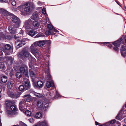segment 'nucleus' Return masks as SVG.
Returning a JSON list of instances; mask_svg holds the SVG:
<instances>
[{"mask_svg":"<svg viewBox=\"0 0 126 126\" xmlns=\"http://www.w3.org/2000/svg\"><path fill=\"white\" fill-rule=\"evenodd\" d=\"M25 113L27 116H30L31 114V112L28 110L26 111Z\"/></svg>","mask_w":126,"mask_h":126,"instance_id":"f704fd0d","label":"nucleus"},{"mask_svg":"<svg viewBox=\"0 0 126 126\" xmlns=\"http://www.w3.org/2000/svg\"><path fill=\"white\" fill-rule=\"evenodd\" d=\"M10 90H7V93L9 96L12 98H16L19 97L18 94L15 93H13Z\"/></svg>","mask_w":126,"mask_h":126,"instance_id":"6e6552de","label":"nucleus"},{"mask_svg":"<svg viewBox=\"0 0 126 126\" xmlns=\"http://www.w3.org/2000/svg\"><path fill=\"white\" fill-rule=\"evenodd\" d=\"M22 102H20L19 103V109L20 110H21L22 109Z\"/></svg>","mask_w":126,"mask_h":126,"instance_id":"37998d69","label":"nucleus"},{"mask_svg":"<svg viewBox=\"0 0 126 126\" xmlns=\"http://www.w3.org/2000/svg\"><path fill=\"white\" fill-rule=\"evenodd\" d=\"M35 95L36 96L38 97H40L41 96V95L39 93H35Z\"/></svg>","mask_w":126,"mask_h":126,"instance_id":"58836bf2","label":"nucleus"},{"mask_svg":"<svg viewBox=\"0 0 126 126\" xmlns=\"http://www.w3.org/2000/svg\"><path fill=\"white\" fill-rule=\"evenodd\" d=\"M23 98H26L25 99V102H29L31 100V96L30 94H26L24 95Z\"/></svg>","mask_w":126,"mask_h":126,"instance_id":"a211bd4d","label":"nucleus"},{"mask_svg":"<svg viewBox=\"0 0 126 126\" xmlns=\"http://www.w3.org/2000/svg\"><path fill=\"white\" fill-rule=\"evenodd\" d=\"M20 41H22V43H25V41H24L23 40H21V41H20Z\"/></svg>","mask_w":126,"mask_h":126,"instance_id":"052dcab7","label":"nucleus"},{"mask_svg":"<svg viewBox=\"0 0 126 126\" xmlns=\"http://www.w3.org/2000/svg\"><path fill=\"white\" fill-rule=\"evenodd\" d=\"M24 124H25L24 123L22 122H21L20 123V124L21 126H23V125H24Z\"/></svg>","mask_w":126,"mask_h":126,"instance_id":"603ef678","label":"nucleus"},{"mask_svg":"<svg viewBox=\"0 0 126 126\" xmlns=\"http://www.w3.org/2000/svg\"><path fill=\"white\" fill-rule=\"evenodd\" d=\"M11 111H9L8 110L6 111V113L9 114H10L11 113Z\"/></svg>","mask_w":126,"mask_h":126,"instance_id":"864d4df0","label":"nucleus"},{"mask_svg":"<svg viewBox=\"0 0 126 126\" xmlns=\"http://www.w3.org/2000/svg\"><path fill=\"white\" fill-rule=\"evenodd\" d=\"M27 34L31 36H33L36 33L34 31L31 30L27 32Z\"/></svg>","mask_w":126,"mask_h":126,"instance_id":"4be33fe9","label":"nucleus"},{"mask_svg":"<svg viewBox=\"0 0 126 126\" xmlns=\"http://www.w3.org/2000/svg\"><path fill=\"white\" fill-rule=\"evenodd\" d=\"M122 114L121 113H120L118 114L116 117V118L118 120H120L122 118Z\"/></svg>","mask_w":126,"mask_h":126,"instance_id":"2f4dec72","label":"nucleus"},{"mask_svg":"<svg viewBox=\"0 0 126 126\" xmlns=\"http://www.w3.org/2000/svg\"><path fill=\"white\" fill-rule=\"evenodd\" d=\"M42 12L43 14H45L46 13V10L45 9H43Z\"/></svg>","mask_w":126,"mask_h":126,"instance_id":"8fccbe9b","label":"nucleus"},{"mask_svg":"<svg viewBox=\"0 0 126 126\" xmlns=\"http://www.w3.org/2000/svg\"><path fill=\"white\" fill-rule=\"evenodd\" d=\"M120 51L122 55H126V48L124 46H123L121 48Z\"/></svg>","mask_w":126,"mask_h":126,"instance_id":"6ab92c4d","label":"nucleus"},{"mask_svg":"<svg viewBox=\"0 0 126 126\" xmlns=\"http://www.w3.org/2000/svg\"><path fill=\"white\" fill-rule=\"evenodd\" d=\"M0 36L1 38H5V36L3 33H1L0 34Z\"/></svg>","mask_w":126,"mask_h":126,"instance_id":"a18cd8bd","label":"nucleus"},{"mask_svg":"<svg viewBox=\"0 0 126 126\" xmlns=\"http://www.w3.org/2000/svg\"><path fill=\"white\" fill-rule=\"evenodd\" d=\"M38 47L34 44H32L30 47V51L33 55H39V52L37 48Z\"/></svg>","mask_w":126,"mask_h":126,"instance_id":"7ed1b4c3","label":"nucleus"},{"mask_svg":"<svg viewBox=\"0 0 126 126\" xmlns=\"http://www.w3.org/2000/svg\"><path fill=\"white\" fill-rule=\"evenodd\" d=\"M24 9L25 12L30 13L32 11V5L29 3H26L25 5V7Z\"/></svg>","mask_w":126,"mask_h":126,"instance_id":"1a4fd4ad","label":"nucleus"},{"mask_svg":"<svg viewBox=\"0 0 126 126\" xmlns=\"http://www.w3.org/2000/svg\"><path fill=\"white\" fill-rule=\"evenodd\" d=\"M38 15L37 13L36 12H35L32 15V18L33 20H35V19H37L38 18Z\"/></svg>","mask_w":126,"mask_h":126,"instance_id":"412c9836","label":"nucleus"},{"mask_svg":"<svg viewBox=\"0 0 126 126\" xmlns=\"http://www.w3.org/2000/svg\"><path fill=\"white\" fill-rule=\"evenodd\" d=\"M115 120H111L110 122V123L111 124H113L114 123H115Z\"/></svg>","mask_w":126,"mask_h":126,"instance_id":"de8ad7c7","label":"nucleus"},{"mask_svg":"<svg viewBox=\"0 0 126 126\" xmlns=\"http://www.w3.org/2000/svg\"><path fill=\"white\" fill-rule=\"evenodd\" d=\"M42 114L40 112H37L35 116V118H39L41 117Z\"/></svg>","mask_w":126,"mask_h":126,"instance_id":"c756f323","label":"nucleus"},{"mask_svg":"<svg viewBox=\"0 0 126 126\" xmlns=\"http://www.w3.org/2000/svg\"><path fill=\"white\" fill-rule=\"evenodd\" d=\"M12 37L10 35H7V36L6 38L8 40H10L12 38Z\"/></svg>","mask_w":126,"mask_h":126,"instance_id":"49530a36","label":"nucleus"},{"mask_svg":"<svg viewBox=\"0 0 126 126\" xmlns=\"http://www.w3.org/2000/svg\"><path fill=\"white\" fill-rule=\"evenodd\" d=\"M95 125H98L99 124L98 122L96 121H95Z\"/></svg>","mask_w":126,"mask_h":126,"instance_id":"5fc2aeb1","label":"nucleus"},{"mask_svg":"<svg viewBox=\"0 0 126 126\" xmlns=\"http://www.w3.org/2000/svg\"><path fill=\"white\" fill-rule=\"evenodd\" d=\"M13 30V28L11 26H10L9 28V32H11Z\"/></svg>","mask_w":126,"mask_h":126,"instance_id":"09e8293b","label":"nucleus"},{"mask_svg":"<svg viewBox=\"0 0 126 126\" xmlns=\"http://www.w3.org/2000/svg\"><path fill=\"white\" fill-rule=\"evenodd\" d=\"M125 122H126V118L124 119Z\"/></svg>","mask_w":126,"mask_h":126,"instance_id":"0e129e2a","label":"nucleus"},{"mask_svg":"<svg viewBox=\"0 0 126 126\" xmlns=\"http://www.w3.org/2000/svg\"><path fill=\"white\" fill-rule=\"evenodd\" d=\"M0 11L4 15H6L9 14L8 12L3 9H0Z\"/></svg>","mask_w":126,"mask_h":126,"instance_id":"a878e982","label":"nucleus"},{"mask_svg":"<svg viewBox=\"0 0 126 126\" xmlns=\"http://www.w3.org/2000/svg\"><path fill=\"white\" fill-rule=\"evenodd\" d=\"M54 84L53 82L47 81L46 82V86L47 88H49L51 86H53Z\"/></svg>","mask_w":126,"mask_h":126,"instance_id":"5701e85b","label":"nucleus"},{"mask_svg":"<svg viewBox=\"0 0 126 126\" xmlns=\"http://www.w3.org/2000/svg\"><path fill=\"white\" fill-rule=\"evenodd\" d=\"M29 121L31 123H33L34 122V121L33 119L32 118H31L29 119Z\"/></svg>","mask_w":126,"mask_h":126,"instance_id":"79ce46f5","label":"nucleus"},{"mask_svg":"<svg viewBox=\"0 0 126 126\" xmlns=\"http://www.w3.org/2000/svg\"><path fill=\"white\" fill-rule=\"evenodd\" d=\"M13 102L11 101H9L8 102L7 104V107H11V106L13 105Z\"/></svg>","mask_w":126,"mask_h":126,"instance_id":"7c9ffc66","label":"nucleus"},{"mask_svg":"<svg viewBox=\"0 0 126 126\" xmlns=\"http://www.w3.org/2000/svg\"><path fill=\"white\" fill-rule=\"evenodd\" d=\"M25 87L23 85H20L19 87V89L20 91H22L25 90Z\"/></svg>","mask_w":126,"mask_h":126,"instance_id":"72a5a7b5","label":"nucleus"},{"mask_svg":"<svg viewBox=\"0 0 126 126\" xmlns=\"http://www.w3.org/2000/svg\"><path fill=\"white\" fill-rule=\"evenodd\" d=\"M24 87L25 90H26L30 89V84L29 80L26 79L25 80L24 82Z\"/></svg>","mask_w":126,"mask_h":126,"instance_id":"ddd939ff","label":"nucleus"},{"mask_svg":"<svg viewBox=\"0 0 126 126\" xmlns=\"http://www.w3.org/2000/svg\"><path fill=\"white\" fill-rule=\"evenodd\" d=\"M37 106L38 107L42 108L43 106V102L41 101H39L37 103Z\"/></svg>","mask_w":126,"mask_h":126,"instance_id":"cd10ccee","label":"nucleus"},{"mask_svg":"<svg viewBox=\"0 0 126 126\" xmlns=\"http://www.w3.org/2000/svg\"><path fill=\"white\" fill-rule=\"evenodd\" d=\"M2 90V89L0 88V93H1Z\"/></svg>","mask_w":126,"mask_h":126,"instance_id":"e2e57ef3","label":"nucleus"},{"mask_svg":"<svg viewBox=\"0 0 126 126\" xmlns=\"http://www.w3.org/2000/svg\"><path fill=\"white\" fill-rule=\"evenodd\" d=\"M23 30H21V31H20V34H22L23 33Z\"/></svg>","mask_w":126,"mask_h":126,"instance_id":"13d9d810","label":"nucleus"},{"mask_svg":"<svg viewBox=\"0 0 126 126\" xmlns=\"http://www.w3.org/2000/svg\"><path fill=\"white\" fill-rule=\"evenodd\" d=\"M10 32L12 34H16L17 33L16 30H13Z\"/></svg>","mask_w":126,"mask_h":126,"instance_id":"c03bdc74","label":"nucleus"},{"mask_svg":"<svg viewBox=\"0 0 126 126\" xmlns=\"http://www.w3.org/2000/svg\"><path fill=\"white\" fill-rule=\"evenodd\" d=\"M115 46H115L114 47H113V48L115 51H117V52L118 51V50H119V49L118 48V47Z\"/></svg>","mask_w":126,"mask_h":126,"instance_id":"ea45409f","label":"nucleus"},{"mask_svg":"<svg viewBox=\"0 0 126 126\" xmlns=\"http://www.w3.org/2000/svg\"><path fill=\"white\" fill-rule=\"evenodd\" d=\"M11 0H5V2H8L10 1Z\"/></svg>","mask_w":126,"mask_h":126,"instance_id":"6e6d98bb","label":"nucleus"},{"mask_svg":"<svg viewBox=\"0 0 126 126\" xmlns=\"http://www.w3.org/2000/svg\"><path fill=\"white\" fill-rule=\"evenodd\" d=\"M115 1L120 6H121L120 5V4L119 3V2H118L117 0H115Z\"/></svg>","mask_w":126,"mask_h":126,"instance_id":"680f3d73","label":"nucleus"},{"mask_svg":"<svg viewBox=\"0 0 126 126\" xmlns=\"http://www.w3.org/2000/svg\"><path fill=\"white\" fill-rule=\"evenodd\" d=\"M1 80L2 82L5 83L7 81V78L6 76H3L1 78Z\"/></svg>","mask_w":126,"mask_h":126,"instance_id":"393cba45","label":"nucleus"},{"mask_svg":"<svg viewBox=\"0 0 126 126\" xmlns=\"http://www.w3.org/2000/svg\"><path fill=\"white\" fill-rule=\"evenodd\" d=\"M47 97L48 98L50 99H51L52 98V97H51V94L50 93H48L47 95Z\"/></svg>","mask_w":126,"mask_h":126,"instance_id":"a19ab883","label":"nucleus"},{"mask_svg":"<svg viewBox=\"0 0 126 126\" xmlns=\"http://www.w3.org/2000/svg\"><path fill=\"white\" fill-rule=\"evenodd\" d=\"M19 70L21 73H23L25 76L26 77L28 78V72L27 67L25 66H21L20 67Z\"/></svg>","mask_w":126,"mask_h":126,"instance_id":"423d86ee","label":"nucleus"},{"mask_svg":"<svg viewBox=\"0 0 126 126\" xmlns=\"http://www.w3.org/2000/svg\"><path fill=\"white\" fill-rule=\"evenodd\" d=\"M40 24L39 23L35 20H32V27L34 29H37L39 28Z\"/></svg>","mask_w":126,"mask_h":126,"instance_id":"f8f14e48","label":"nucleus"},{"mask_svg":"<svg viewBox=\"0 0 126 126\" xmlns=\"http://www.w3.org/2000/svg\"><path fill=\"white\" fill-rule=\"evenodd\" d=\"M22 54L23 55H31L30 53L25 48L23 49L19 53V55H22Z\"/></svg>","mask_w":126,"mask_h":126,"instance_id":"4468645a","label":"nucleus"},{"mask_svg":"<svg viewBox=\"0 0 126 126\" xmlns=\"http://www.w3.org/2000/svg\"><path fill=\"white\" fill-rule=\"evenodd\" d=\"M0 2H5V0H0Z\"/></svg>","mask_w":126,"mask_h":126,"instance_id":"bf43d9fd","label":"nucleus"},{"mask_svg":"<svg viewBox=\"0 0 126 126\" xmlns=\"http://www.w3.org/2000/svg\"><path fill=\"white\" fill-rule=\"evenodd\" d=\"M41 126H49L47 121L44 120L41 122Z\"/></svg>","mask_w":126,"mask_h":126,"instance_id":"b1692460","label":"nucleus"},{"mask_svg":"<svg viewBox=\"0 0 126 126\" xmlns=\"http://www.w3.org/2000/svg\"><path fill=\"white\" fill-rule=\"evenodd\" d=\"M11 2L13 6H15L16 5V2L14 0H11Z\"/></svg>","mask_w":126,"mask_h":126,"instance_id":"4c0bfd02","label":"nucleus"},{"mask_svg":"<svg viewBox=\"0 0 126 126\" xmlns=\"http://www.w3.org/2000/svg\"><path fill=\"white\" fill-rule=\"evenodd\" d=\"M122 37L119 39L117 41L112 42V43L114 46L119 47L121 43V42L122 40Z\"/></svg>","mask_w":126,"mask_h":126,"instance_id":"2eb2a0df","label":"nucleus"},{"mask_svg":"<svg viewBox=\"0 0 126 126\" xmlns=\"http://www.w3.org/2000/svg\"><path fill=\"white\" fill-rule=\"evenodd\" d=\"M15 81L14 80L8 81L7 84V87L9 89H11L12 87L13 84H14Z\"/></svg>","mask_w":126,"mask_h":126,"instance_id":"aec40b11","label":"nucleus"},{"mask_svg":"<svg viewBox=\"0 0 126 126\" xmlns=\"http://www.w3.org/2000/svg\"><path fill=\"white\" fill-rule=\"evenodd\" d=\"M48 104H46L45 105L44 107H45L46 108V107H48Z\"/></svg>","mask_w":126,"mask_h":126,"instance_id":"4d7b16f0","label":"nucleus"},{"mask_svg":"<svg viewBox=\"0 0 126 126\" xmlns=\"http://www.w3.org/2000/svg\"><path fill=\"white\" fill-rule=\"evenodd\" d=\"M0 126H2V123H0Z\"/></svg>","mask_w":126,"mask_h":126,"instance_id":"774afa93","label":"nucleus"},{"mask_svg":"<svg viewBox=\"0 0 126 126\" xmlns=\"http://www.w3.org/2000/svg\"><path fill=\"white\" fill-rule=\"evenodd\" d=\"M44 36L43 35V33H39L37 34L35 36V37H39L41 36Z\"/></svg>","mask_w":126,"mask_h":126,"instance_id":"e433bc0d","label":"nucleus"},{"mask_svg":"<svg viewBox=\"0 0 126 126\" xmlns=\"http://www.w3.org/2000/svg\"><path fill=\"white\" fill-rule=\"evenodd\" d=\"M11 17L12 22L15 24L17 27H19L21 23L19 18L13 14H12Z\"/></svg>","mask_w":126,"mask_h":126,"instance_id":"f03ea898","label":"nucleus"},{"mask_svg":"<svg viewBox=\"0 0 126 126\" xmlns=\"http://www.w3.org/2000/svg\"><path fill=\"white\" fill-rule=\"evenodd\" d=\"M5 49H4L3 51L5 55H10L13 52V49L11 48L9 44H6L5 46Z\"/></svg>","mask_w":126,"mask_h":126,"instance_id":"f257e3e1","label":"nucleus"},{"mask_svg":"<svg viewBox=\"0 0 126 126\" xmlns=\"http://www.w3.org/2000/svg\"><path fill=\"white\" fill-rule=\"evenodd\" d=\"M10 109L12 110H16V106L13 105L12 106H11Z\"/></svg>","mask_w":126,"mask_h":126,"instance_id":"473e14b6","label":"nucleus"},{"mask_svg":"<svg viewBox=\"0 0 126 126\" xmlns=\"http://www.w3.org/2000/svg\"><path fill=\"white\" fill-rule=\"evenodd\" d=\"M33 86L35 88L39 89L42 88L43 86V83L41 80L38 81L37 83H34Z\"/></svg>","mask_w":126,"mask_h":126,"instance_id":"9d476101","label":"nucleus"},{"mask_svg":"<svg viewBox=\"0 0 126 126\" xmlns=\"http://www.w3.org/2000/svg\"><path fill=\"white\" fill-rule=\"evenodd\" d=\"M14 37L15 39H17L18 38H19V37L18 36H16V35H14Z\"/></svg>","mask_w":126,"mask_h":126,"instance_id":"3c124183","label":"nucleus"},{"mask_svg":"<svg viewBox=\"0 0 126 126\" xmlns=\"http://www.w3.org/2000/svg\"><path fill=\"white\" fill-rule=\"evenodd\" d=\"M33 44L37 47L38 46L41 47L46 44H50V41L49 40L39 41L34 42Z\"/></svg>","mask_w":126,"mask_h":126,"instance_id":"20e7f679","label":"nucleus"},{"mask_svg":"<svg viewBox=\"0 0 126 126\" xmlns=\"http://www.w3.org/2000/svg\"><path fill=\"white\" fill-rule=\"evenodd\" d=\"M5 67L4 64L3 62L0 63V68L3 69Z\"/></svg>","mask_w":126,"mask_h":126,"instance_id":"c9c22d12","label":"nucleus"},{"mask_svg":"<svg viewBox=\"0 0 126 126\" xmlns=\"http://www.w3.org/2000/svg\"><path fill=\"white\" fill-rule=\"evenodd\" d=\"M47 29L50 30L46 31V33L49 35H52L54 34V33L52 32L53 31L56 32L57 31L56 29L53 28V26L51 24H48L47 25Z\"/></svg>","mask_w":126,"mask_h":126,"instance_id":"39448f33","label":"nucleus"},{"mask_svg":"<svg viewBox=\"0 0 126 126\" xmlns=\"http://www.w3.org/2000/svg\"><path fill=\"white\" fill-rule=\"evenodd\" d=\"M15 76L17 78L20 79L22 77V74L21 73L18 72L16 73Z\"/></svg>","mask_w":126,"mask_h":126,"instance_id":"c85d7f7f","label":"nucleus"},{"mask_svg":"<svg viewBox=\"0 0 126 126\" xmlns=\"http://www.w3.org/2000/svg\"><path fill=\"white\" fill-rule=\"evenodd\" d=\"M45 78L47 80H50L51 77L50 74L49 68H47L45 72Z\"/></svg>","mask_w":126,"mask_h":126,"instance_id":"9b49d317","label":"nucleus"},{"mask_svg":"<svg viewBox=\"0 0 126 126\" xmlns=\"http://www.w3.org/2000/svg\"><path fill=\"white\" fill-rule=\"evenodd\" d=\"M57 96L56 95L55 97H54V98L55 99L56 98H57Z\"/></svg>","mask_w":126,"mask_h":126,"instance_id":"338daca9","label":"nucleus"},{"mask_svg":"<svg viewBox=\"0 0 126 126\" xmlns=\"http://www.w3.org/2000/svg\"><path fill=\"white\" fill-rule=\"evenodd\" d=\"M112 45H109V47H111L112 46Z\"/></svg>","mask_w":126,"mask_h":126,"instance_id":"69168bd1","label":"nucleus"},{"mask_svg":"<svg viewBox=\"0 0 126 126\" xmlns=\"http://www.w3.org/2000/svg\"><path fill=\"white\" fill-rule=\"evenodd\" d=\"M29 71L30 76L33 79L35 76V74L34 72L31 69Z\"/></svg>","mask_w":126,"mask_h":126,"instance_id":"bb28decb","label":"nucleus"},{"mask_svg":"<svg viewBox=\"0 0 126 126\" xmlns=\"http://www.w3.org/2000/svg\"><path fill=\"white\" fill-rule=\"evenodd\" d=\"M25 44V43H22V41H20L19 40H17V41L16 42L15 46L16 48H18Z\"/></svg>","mask_w":126,"mask_h":126,"instance_id":"dca6fc26","label":"nucleus"},{"mask_svg":"<svg viewBox=\"0 0 126 126\" xmlns=\"http://www.w3.org/2000/svg\"><path fill=\"white\" fill-rule=\"evenodd\" d=\"M32 20L29 19L26 20L25 23L24 27L26 29H30L32 26Z\"/></svg>","mask_w":126,"mask_h":126,"instance_id":"0eeeda50","label":"nucleus"},{"mask_svg":"<svg viewBox=\"0 0 126 126\" xmlns=\"http://www.w3.org/2000/svg\"><path fill=\"white\" fill-rule=\"evenodd\" d=\"M5 59H6V63L9 65H10L12 64L13 59L11 57H7L6 58H5Z\"/></svg>","mask_w":126,"mask_h":126,"instance_id":"f3484780","label":"nucleus"}]
</instances>
